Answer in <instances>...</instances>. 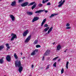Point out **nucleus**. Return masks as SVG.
I'll return each instance as SVG.
<instances>
[{
	"label": "nucleus",
	"instance_id": "b1692460",
	"mask_svg": "<svg viewBox=\"0 0 76 76\" xmlns=\"http://www.w3.org/2000/svg\"><path fill=\"white\" fill-rule=\"evenodd\" d=\"M31 56H34L35 55V51H33L31 53Z\"/></svg>",
	"mask_w": 76,
	"mask_h": 76
},
{
	"label": "nucleus",
	"instance_id": "4c0bfd02",
	"mask_svg": "<svg viewBox=\"0 0 76 76\" xmlns=\"http://www.w3.org/2000/svg\"><path fill=\"white\" fill-rule=\"evenodd\" d=\"M58 57H56V58H54L53 59V60H56V59H57V58H58Z\"/></svg>",
	"mask_w": 76,
	"mask_h": 76
},
{
	"label": "nucleus",
	"instance_id": "412c9836",
	"mask_svg": "<svg viewBox=\"0 0 76 76\" xmlns=\"http://www.w3.org/2000/svg\"><path fill=\"white\" fill-rule=\"evenodd\" d=\"M56 14H51V15L49 17L50 18H52V17H54V16H56Z\"/></svg>",
	"mask_w": 76,
	"mask_h": 76
},
{
	"label": "nucleus",
	"instance_id": "20e7f679",
	"mask_svg": "<svg viewBox=\"0 0 76 76\" xmlns=\"http://www.w3.org/2000/svg\"><path fill=\"white\" fill-rule=\"evenodd\" d=\"M50 50H48L44 53V56H48V55L49 54H50Z\"/></svg>",
	"mask_w": 76,
	"mask_h": 76
},
{
	"label": "nucleus",
	"instance_id": "f8f14e48",
	"mask_svg": "<svg viewBox=\"0 0 76 76\" xmlns=\"http://www.w3.org/2000/svg\"><path fill=\"white\" fill-rule=\"evenodd\" d=\"M10 17L11 18L12 21H15V17H14L13 15H10Z\"/></svg>",
	"mask_w": 76,
	"mask_h": 76
},
{
	"label": "nucleus",
	"instance_id": "0eeeda50",
	"mask_svg": "<svg viewBox=\"0 0 76 76\" xmlns=\"http://www.w3.org/2000/svg\"><path fill=\"white\" fill-rule=\"evenodd\" d=\"M38 19H39V17H35L33 19L32 22H34L35 21H37V20H38Z\"/></svg>",
	"mask_w": 76,
	"mask_h": 76
},
{
	"label": "nucleus",
	"instance_id": "603ef678",
	"mask_svg": "<svg viewBox=\"0 0 76 76\" xmlns=\"http://www.w3.org/2000/svg\"><path fill=\"white\" fill-rule=\"evenodd\" d=\"M53 44H55V43H54Z\"/></svg>",
	"mask_w": 76,
	"mask_h": 76
},
{
	"label": "nucleus",
	"instance_id": "473e14b6",
	"mask_svg": "<svg viewBox=\"0 0 76 76\" xmlns=\"http://www.w3.org/2000/svg\"><path fill=\"white\" fill-rule=\"evenodd\" d=\"M51 5V3L50 2H48V3H47V6H50Z\"/></svg>",
	"mask_w": 76,
	"mask_h": 76
},
{
	"label": "nucleus",
	"instance_id": "8fccbe9b",
	"mask_svg": "<svg viewBox=\"0 0 76 76\" xmlns=\"http://www.w3.org/2000/svg\"><path fill=\"white\" fill-rule=\"evenodd\" d=\"M41 69H43V67H41Z\"/></svg>",
	"mask_w": 76,
	"mask_h": 76
},
{
	"label": "nucleus",
	"instance_id": "37998d69",
	"mask_svg": "<svg viewBox=\"0 0 76 76\" xmlns=\"http://www.w3.org/2000/svg\"><path fill=\"white\" fill-rule=\"evenodd\" d=\"M45 12L46 13H48V11L45 10Z\"/></svg>",
	"mask_w": 76,
	"mask_h": 76
},
{
	"label": "nucleus",
	"instance_id": "7c9ffc66",
	"mask_svg": "<svg viewBox=\"0 0 76 76\" xmlns=\"http://www.w3.org/2000/svg\"><path fill=\"white\" fill-rule=\"evenodd\" d=\"M43 4L40 3V4H38V6L39 7H41V6H43Z\"/></svg>",
	"mask_w": 76,
	"mask_h": 76
},
{
	"label": "nucleus",
	"instance_id": "9b49d317",
	"mask_svg": "<svg viewBox=\"0 0 76 76\" xmlns=\"http://www.w3.org/2000/svg\"><path fill=\"white\" fill-rule=\"evenodd\" d=\"M16 1H13L12 2V3L11 4V5L12 6H15L16 5Z\"/></svg>",
	"mask_w": 76,
	"mask_h": 76
},
{
	"label": "nucleus",
	"instance_id": "39448f33",
	"mask_svg": "<svg viewBox=\"0 0 76 76\" xmlns=\"http://www.w3.org/2000/svg\"><path fill=\"white\" fill-rule=\"evenodd\" d=\"M28 33H29V31L28 30H27L26 31L24 32L23 34V37H26Z\"/></svg>",
	"mask_w": 76,
	"mask_h": 76
},
{
	"label": "nucleus",
	"instance_id": "4be33fe9",
	"mask_svg": "<svg viewBox=\"0 0 76 76\" xmlns=\"http://www.w3.org/2000/svg\"><path fill=\"white\" fill-rule=\"evenodd\" d=\"M35 2H31L28 5V6H31V5H33V4H35Z\"/></svg>",
	"mask_w": 76,
	"mask_h": 76
},
{
	"label": "nucleus",
	"instance_id": "2f4dec72",
	"mask_svg": "<svg viewBox=\"0 0 76 76\" xmlns=\"http://www.w3.org/2000/svg\"><path fill=\"white\" fill-rule=\"evenodd\" d=\"M23 1V0H18V2L19 3H22Z\"/></svg>",
	"mask_w": 76,
	"mask_h": 76
},
{
	"label": "nucleus",
	"instance_id": "f257e3e1",
	"mask_svg": "<svg viewBox=\"0 0 76 76\" xmlns=\"http://www.w3.org/2000/svg\"><path fill=\"white\" fill-rule=\"evenodd\" d=\"M15 64L16 67H18L19 68L18 71L19 72L21 73V72L23 70V66H21L20 61H15Z\"/></svg>",
	"mask_w": 76,
	"mask_h": 76
},
{
	"label": "nucleus",
	"instance_id": "2eb2a0df",
	"mask_svg": "<svg viewBox=\"0 0 76 76\" xmlns=\"http://www.w3.org/2000/svg\"><path fill=\"white\" fill-rule=\"evenodd\" d=\"M45 22H46V19L45 18L43 20L42 22L41 26H43L44 24V23Z\"/></svg>",
	"mask_w": 76,
	"mask_h": 76
},
{
	"label": "nucleus",
	"instance_id": "f704fd0d",
	"mask_svg": "<svg viewBox=\"0 0 76 76\" xmlns=\"http://www.w3.org/2000/svg\"><path fill=\"white\" fill-rule=\"evenodd\" d=\"M71 28V27L70 26L66 28V29H70Z\"/></svg>",
	"mask_w": 76,
	"mask_h": 76
},
{
	"label": "nucleus",
	"instance_id": "4468645a",
	"mask_svg": "<svg viewBox=\"0 0 76 76\" xmlns=\"http://www.w3.org/2000/svg\"><path fill=\"white\" fill-rule=\"evenodd\" d=\"M52 29H53V27H51L50 28L48 31V34L49 33H50L52 31Z\"/></svg>",
	"mask_w": 76,
	"mask_h": 76
},
{
	"label": "nucleus",
	"instance_id": "1a4fd4ad",
	"mask_svg": "<svg viewBox=\"0 0 76 76\" xmlns=\"http://www.w3.org/2000/svg\"><path fill=\"white\" fill-rule=\"evenodd\" d=\"M44 11L43 10H40L38 11H37L35 12V13H41V12H43Z\"/></svg>",
	"mask_w": 76,
	"mask_h": 76
},
{
	"label": "nucleus",
	"instance_id": "3c124183",
	"mask_svg": "<svg viewBox=\"0 0 76 76\" xmlns=\"http://www.w3.org/2000/svg\"><path fill=\"white\" fill-rule=\"evenodd\" d=\"M22 54H23L22 52H21V56L22 55Z\"/></svg>",
	"mask_w": 76,
	"mask_h": 76
},
{
	"label": "nucleus",
	"instance_id": "de8ad7c7",
	"mask_svg": "<svg viewBox=\"0 0 76 76\" xmlns=\"http://www.w3.org/2000/svg\"><path fill=\"white\" fill-rule=\"evenodd\" d=\"M49 0H46V2L47 3L48 2V1Z\"/></svg>",
	"mask_w": 76,
	"mask_h": 76
},
{
	"label": "nucleus",
	"instance_id": "a18cd8bd",
	"mask_svg": "<svg viewBox=\"0 0 76 76\" xmlns=\"http://www.w3.org/2000/svg\"><path fill=\"white\" fill-rule=\"evenodd\" d=\"M22 58L23 59V58H25V57L24 56H23V58Z\"/></svg>",
	"mask_w": 76,
	"mask_h": 76
},
{
	"label": "nucleus",
	"instance_id": "ea45409f",
	"mask_svg": "<svg viewBox=\"0 0 76 76\" xmlns=\"http://www.w3.org/2000/svg\"><path fill=\"white\" fill-rule=\"evenodd\" d=\"M34 51V52L35 53V52H36V53H37V52H38V50H35Z\"/></svg>",
	"mask_w": 76,
	"mask_h": 76
},
{
	"label": "nucleus",
	"instance_id": "72a5a7b5",
	"mask_svg": "<svg viewBox=\"0 0 76 76\" xmlns=\"http://www.w3.org/2000/svg\"><path fill=\"white\" fill-rule=\"evenodd\" d=\"M36 48H39V47H41V46L39 45H37L36 46Z\"/></svg>",
	"mask_w": 76,
	"mask_h": 76
},
{
	"label": "nucleus",
	"instance_id": "6e6552de",
	"mask_svg": "<svg viewBox=\"0 0 76 76\" xmlns=\"http://www.w3.org/2000/svg\"><path fill=\"white\" fill-rule=\"evenodd\" d=\"M11 58H10V57L9 55L7 56V57L6 58V59L8 61H9V62H10V59Z\"/></svg>",
	"mask_w": 76,
	"mask_h": 76
},
{
	"label": "nucleus",
	"instance_id": "aec40b11",
	"mask_svg": "<svg viewBox=\"0 0 76 76\" xmlns=\"http://www.w3.org/2000/svg\"><path fill=\"white\" fill-rule=\"evenodd\" d=\"M37 6V4H34L32 7L31 9L32 10H33L34 8H35V7H36V6Z\"/></svg>",
	"mask_w": 76,
	"mask_h": 76
},
{
	"label": "nucleus",
	"instance_id": "cd10ccee",
	"mask_svg": "<svg viewBox=\"0 0 76 76\" xmlns=\"http://www.w3.org/2000/svg\"><path fill=\"white\" fill-rule=\"evenodd\" d=\"M44 26L45 28H46L47 27H48L49 26L47 25V24H46L44 25Z\"/></svg>",
	"mask_w": 76,
	"mask_h": 76
},
{
	"label": "nucleus",
	"instance_id": "a19ab883",
	"mask_svg": "<svg viewBox=\"0 0 76 76\" xmlns=\"http://www.w3.org/2000/svg\"><path fill=\"white\" fill-rule=\"evenodd\" d=\"M61 2H62V0H61V1L58 2V4H60V3H61Z\"/></svg>",
	"mask_w": 76,
	"mask_h": 76
},
{
	"label": "nucleus",
	"instance_id": "864d4df0",
	"mask_svg": "<svg viewBox=\"0 0 76 76\" xmlns=\"http://www.w3.org/2000/svg\"><path fill=\"white\" fill-rule=\"evenodd\" d=\"M1 1V0H0V1Z\"/></svg>",
	"mask_w": 76,
	"mask_h": 76
},
{
	"label": "nucleus",
	"instance_id": "e433bc0d",
	"mask_svg": "<svg viewBox=\"0 0 76 76\" xmlns=\"http://www.w3.org/2000/svg\"><path fill=\"white\" fill-rule=\"evenodd\" d=\"M66 26H67V27H68V26H70V24H69V23H68L67 24Z\"/></svg>",
	"mask_w": 76,
	"mask_h": 76
},
{
	"label": "nucleus",
	"instance_id": "c9c22d12",
	"mask_svg": "<svg viewBox=\"0 0 76 76\" xmlns=\"http://www.w3.org/2000/svg\"><path fill=\"white\" fill-rule=\"evenodd\" d=\"M47 2L46 1H44V0H43L42 1V3H43V4H44L45 3V2Z\"/></svg>",
	"mask_w": 76,
	"mask_h": 76
},
{
	"label": "nucleus",
	"instance_id": "f3484780",
	"mask_svg": "<svg viewBox=\"0 0 76 76\" xmlns=\"http://www.w3.org/2000/svg\"><path fill=\"white\" fill-rule=\"evenodd\" d=\"M27 14L28 15H32L33 13L32 12H27Z\"/></svg>",
	"mask_w": 76,
	"mask_h": 76
},
{
	"label": "nucleus",
	"instance_id": "58836bf2",
	"mask_svg": "<svg viewBox=\"0 0 76 76\" xmlns=\"http://www.w3.org/2000/svg\"><path fill=\"white\" fill-rule=\"evenodd\" d=\"M49 69V65H48L47 66V68H46V70H47V69Z\"/></svg>",
	"mask_w": 76,
	"mask_h": 76
},
{
	"label": "nucleus",
	"instance_id": "7ed1b4c3",
	"mask_svg": "<svg viewBox=\"0 0 76 76\" xmlns=\"http://www.w3.org/2000/svg\"><path fill=\"white\" fill-rule=\"evenodd\" d=\"M31 35H30L28 36V37L25 40V42H28L30 41L31 39Z\"/></svg>",
	"mask_w": 76,
	"mask_h": 76
},
{
	"label": "nucleus",
	"instance_id": "ddd939ff",
	"mask_svg": "<svg viewBox=\"0 0 76 76\" xmlns=\"http://www.w3.org/2000/svg\"><path fill=\"white\" fill-rule=\"evenodd\" d=\"M61 48V45H58L57 47V50L58 51H59L60 49Z\"/></svg>",
	"mask_w": 76,
	"mask_h": 76
},
{
	"label": "nucleus",
	"instance_id": "9d476101",
	"mask_svg": "<svg viewBox=\"0 0 76 76\" xmlns=\"http://www.w3.org/2000/svg\"><path fill=\"white\" fill-rule=\"evenodd\" d=\"M64 2H65V0H64L62 2L61 4H60L58 5V7H61V6H62V5H63V4H64Z\"/></svg>",
	"mask_w": 76,
	"mask_h": 76
},
{
	"label": "nucleus",
	"instance_id": "c756f323",
	"mask_svg": "<svg viewBox=\"0 0 76 76\" xmlns=\"http://www.w3.org/2000/svg\"><path fill=\"white\" fill-rule=\"evenodd\" d=\"M53 66L54 67H56L57 66L56 65V62H55V63L53 64Z\"/></svg>",
	"mask_w": 76,
	"mask_h": 76
},
{
	"label": "nucleus",
	"instance_id": "f03ea898",
	"mask_svg": "<svg viewBox=\"0 0 76 76\" xmlns=\"http://www.w3.org/2000/svg\"><path fill=\"white\" fill-rule=\"evenodd\" d=\"M11 36L12 37L11 39V41H13L15 38L16 39L17 38V36H16V35L13 34L12 33L11 34Z\"/></svg>",
	"mask_w": 76,
	"mask_h": 76
},
{
	"label": "nucleus",
	"instance_id": "dca6fc26",
	"mask_svg": "<svg viewBox=\"0 0 76 76\" xmlns=\"http://www.w3.org/2000/svg\"><path fill=\"white\" fill-rule=\"evenodd\" d=\"M4 63V61L3 60V58L0 59V63L1 64H3Z\"/></svg>",
	"mask_w": 76,
	"mask_h": 76
},
{
	"label": "nucleus",
	"instance_id": "a211bd4d",
	"mask_svg": "<svg viewBox=\"0 0 76 76\" xmlns=\"http://www.w3.org/2000/svg\"><path fill=\"white\" fill-rule=\"evenodd\" d=\"M14 56L15 59H18V56L16 53H14Z\"/></svg>",
	"mask_w": 76,
	"mask_h": 76
},
{
	"label": "nucleus",
	"instance_id": "393cba45",
	"mask_svg": "<svg viewBox=\"0 0 76 76\" xmlns=\"http://www.w3.org/2000/svg\"><path fill=\"white\" fill-rule=\"evenodd\" d=\"M37 42H38V40L36 39V40L34 42V44L35 45L37 44Z\"/></svg>",
	"mask_w": 76,
	"mask_h": 76
},
{
	"label": "nucleus",
	"instance_id": "6ab92c4d",
	"mask_svg": "<svg viewBox=\"0 0 76 76\" xmlns=\"http://www.w3.org/2000/svg\"><path fill=\"white\" fill-rule=\"evenodd\" d=\"M49 29H50V27H47L45 28L44 31L45 32H47V31H48Z\"/></svg>",
	"mask_w": 76,
	"mask_h": 76
},
{
	"label": "nucleus",
	"instance_id": "79ce46f5",
	"mask_svg": "<svg viewBox=\"0 0 76 76\" xmlns=\"http://www.w3.org/2000/svg\"><path fill=\"white\" fill-rule=\"evenodd\" d=\"M42 60L43 61L44 60V56L43 57Z\"/></svg>",
	"mask_w": 76,
	"mask_h": 76
},
{
	"label": "nucleus",
	"instance_id": "5701e85b",
	"mask_svg": "<svg viewBox=\"0 0 76 76\" xmlns=\"http://www.w3.org/2000/svg\"><path fill=\"white\" fill-rule=\"evenodd\" d=\"M69 61H67L66 63V69H68V66L69 65Z\"/></svg>",
	"mask_w": 76,
	"mask_h": 76
},
{
	"label": "nucleus",
	"instance_id": "c85d7f7f",
	"mask_svg": "<svg viewBox=\"0 0 76 76\" xmlns=\"http://www.w3.org/2000/svg\"><path fill=\"white\" fill-rule=\"evenodd\" d=\"M64 72V69L62 68V69L61 70V73L62 74Z\"/></svg>",
	"mask_w": 76,
	"mask_h": 76
},
{
	"label": "nucleus",
	"instance_id": "bb28decb",
	"mask_svg": "<svg viewBox=\"0 0 76 76\" xmlns=\"http://www.w3.org/2000/svg\"><path fill=\"white\" fill-rule=\"evenodd\" d=\"M3 46H0V51H1V50H3Z\"/></svg>",
	"mask_w": 76,
	"mask_h": 76
},
{
	"label": "nucleus",
	"instance_id": "09e8293b",
	"mask_svg": "<svg viewBox=\"0 0 76 76\" xmlns=\"http://www.w3.org/2000/svg\"><path fill=\"white\" fill-rule=\"evenodd\" d=\"M60 60H61L60 59H59L58 60V61H60Z\"/></svg>",
	"mask_w": 76,
	"mask_h": 76
},
{
	"label": "nucleus",
	"instance_id": "a878e982",
	"mask_svg": "<svg viewBox=\"0 0 76 76\" xmlns=\"http://www.w3.org/2000/svg\"><path fill=\"white\" fill-rule=\"evenodd\" d=\"M5 45L7 48H8V49H9V48H10V47H9V44H8V43L6 44Z\"/></svg>",
	"mask_w": 76,
	"mask_h": 76
},
{
	"label": "nucleus",
	"instance_id": "423d86ee",
	"mask_svg": "<svg viewBox=\"0 0 76 76\" xmlns=\"http://www.w3.org/2000/svg\"><path fill=\"white\" fill-rule=\"evenodd\" d=\"M28 4V2H24L23 4H22L21 5V6L22 7H25V6H26Z\"/></svg>",
	"mask_w": 76,
	"mask_h": 76
},
{
	"label": "nucleus",
	"instance_id": "49530a36",
	"mask_svg": "<svg viewBox=\"0 0 76 76\" xmlns=\"http://www.w3.org/2000/svg\"><path fill=\"white\" fill-rule=\"evenodd\" d=\"M31 67H32V68H33V67H34V65H32Z\"/></svg>",
	"mask_w": 76,
	"mask_h": 76
},
{
	"label": "nucleus",
	"instance_id": "c03bdc74",
	"mask_svg": "<svg viewBox=\"0 0 76 76\" xmlns=\"http://www.w3.org/2000/svg\"><path fill=\"white\" fill-rule=\"evenodd\" d=\"M67 49H66V50L64 51V52L65 53H66V51H67Z\"/></svg>",
	"mask_w": 76,
	"mask_h": 76
}]
</instances>
